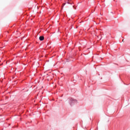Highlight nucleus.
Wrapping results in <instances>:
<instances>
[{
	"instance_id": "obj_3",
	"label": "nucleus",
	"mask_w": 130,
	"mask_h": 130,
	"mask_svg": "<svg viewBox=\"0 0 130 130\" xmlns=\"http://www.w3.org/2000/svg\"><path fill=\"white\" fill-rule=\"evenodd\" d=\"M68 4H70V5H72V3H70L69 2H68Z\"/></svg>"
},
{
	"instance_id": "obj_1",
	"label": "nucleus",
	"mask_w": 130,
	"mask_h": 130,
	"mask_svg": "<svg viewBox=\"0 0 130 130\" xmlns=\"http://www.w3.org/2000/svg\"><path fill=\"white\" fill-rule=\"evenodd\" d=\"M76 102H77V100L71 99L70 105L71 106H73V105H74V103H76Z\"/></svg>"
},
{
	"instance_id": "obj_4",
	"label": "nucleus",
	"mask_w": 130,
	"mask_h": 130,
	"mask_svg": "<svg viewBox=\"0 0 130 130\" xmlns=\"http://www.w3.org/2000/svg\"><path fill=\"white\" fill-rule=\"evenodd\" d=\"M66 5V3L63 4V6H65Z\"/></svg>"
},
{
	"instance_id": "obj_2",
	"label": "nucleus",
	"mask_w": 130,
	"mask_h": 130,
	"mask_svg": "<svg viewBox=\"0 0 130 130\" xmlns=\"http://www.w3.org/2000/svg\"><path fill=\"white\" fill-rule=\"evenodd\" d=\"M39 39L41 41H43V40H44V37L40 36Z\"/></svg>"
},
{
	"instance_id": "obj_5",
	"label": "nucleus",
	"mask_w": 130,
	"mask_h": 130,
	"mask_svg": "<svg viewBox=\"0 0 130 130\" xmlns=\"http://www.w3.org/2000/svg\"><path fill=\"white\" fill-rule=\"evenodd\" d=\"M124 40H122V42H123Z\"/></svg>"
}]
</instances>
